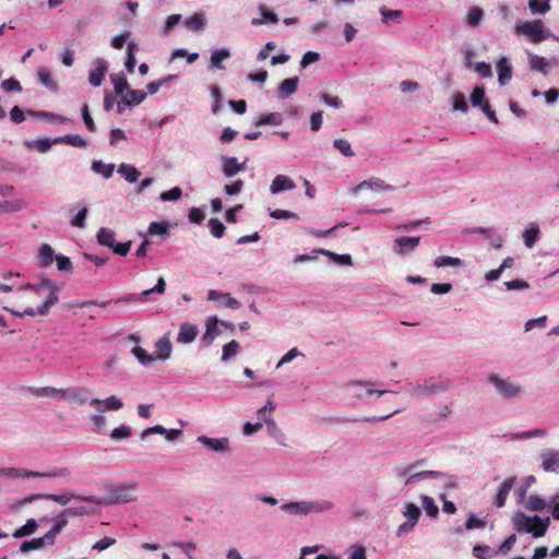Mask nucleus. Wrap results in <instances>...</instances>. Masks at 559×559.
I'll use <instances>...</instances> for the list:
<instances>
[{
    "label": "nucleus",
    "instance_id": "obj_1",
    "mask_svg": "<svg viewBox=\"0 0 559 559\" xmlns=\"http://www.w3.org/2000/svg\"><path fill=\"white\" fill-rule=\"evenodd\" d=\"M22 288L33 290L36 295H40L41 292L47 290L48 297L36 309L28 307V308L24 309L22 312H20V311H15L13 309H9L7 307L4 308V310L10 311L15 317H20V318L25 317V316L35 317L37 314L46 316L49 312L50 308L52 306H55L59 300V297H58L59 287L48 278L41 280V282L39 284H29L28 283L25 286H23Z\"/></svg>",
    "mask_w": 559,
    "mask_h": 559
},
{
    "label": "nucleus",
    "instance_id": "obj_2",
    "mask_svg": "<svg viewBox=\"0 0 559 559\" xmlns=\"http://www.w3.org/2000/svg\"><path fill=\"white\" fill-rule=\"evenodd\" d=\"M513 522L516 531L530 533L535 538L543 537L550 524L549 518L543 520L538 515L527 516L521 512L515 514Z\"/></svg>",
    "mask_w": 559,
    "mask_h": 559
},
{
    "label": "nucleus",
    "instance_id": "obj_3",
    "mask_svg": "<svg viewBox=\"0 0 559 559\" xmlns=\"http://www.w3.org/2000/svg\"><path fill=\"white\" fill-rule=\"evenodd\" d=\"M518 35H525L534 44H539L548 37L542 20H534L528 22L519 23L515 26Z\"/></svg>",
    "mask_w": 559,
    "mask_h": 559
},
{
    "label": "nucleus",
    "instance_id": "obj_4",
    "mask_svg": "<svg viewBox=\"0 0 559 559\" xmlns=\"http://www.w3.org/2000/svg\"><path fill=\"white\" fill-rule=\"evenodd\" d=\"M451 386V382L445 379H437L429 378L426 379L423 383H416L411 389V395L413 396H424L431 395L439 392L447 391Z\"/></svg>",
    "mask_w": 559,
    "mask_h": 559
},
{
    "label": "nucleus",
    "instance_id": "obj_5",
    "mask_svg": "<svg viewBox=\"0 0 559 559\" xmlns=\"http://www.w3.org/2000/svg\"><path fill=\"white\" fill-rule=\"evenodd\" d=\"M333 504L329 501L321 502H289L284 503L281 509L290 514L307 515L310 512H322L332 509Z\"/></svg>",
    "mask_w": 559,
    "mask_h": 559
},
{
    "label": "nucleus",
    "instance_id": "obj_6",
    "mask_svg": "<svg viewBox=\"0 0 559 559\" xmlns=\"http://www.w3.org/2000/svg\"><path fill=\"white\" fill-rule=\"evenodd\" d=\"M97 241L100 246L110 248L114 253L126 257L131 249V241L116 242L115 233L106 227H102L96 235Z\"/></svg>",
    "mask_w": 559,
    "mask_h": 559
},
{
    "label": "nucleus",
    "instance_id": "obj_7",
    "mask_svg": "<svg viewBox=\"0 0 559 559\" xmlns=\"http://www.w3.org/2000/svg\"><path fill=\"white\" fill-rule=\"evenodd\" d=\"M488 379L503 397H514L521 392L520 385L501 379L497 374H490Z\"/></svg>",
    "mask_w": 559,
    "mask_h": 559
},
{
    "label": "nucleus",
    "instance_id": "obj_8",
    "mask_svg": "<svg viewBox=\"0 0 559 559\" xmlns=\"http://www.w3.org/2000/svg\"><path fill=\"white\" fill-rule=\"evenodd\" d=\"M39 498L52 500L61 506L68 504L72 499L97 503V501L93 497H74V496L56 495V493L33 495V496L26 498L25 501L31 502V501H33L35 499H39Z\"/></svg>",
    "mask_w": 559,
    "mask_h": 559
},
{
    "label": "nucleus",
    "instance_id": "obj_9",
    "mask_svg": "<svg viewBox=\"0 0 559 559\" xmlns=\"http://www.w3.org/2000/svg\"><path fill=\"white\" fill-rule=\"evenodd\" d=\"M90 405L99 413L106 411H119L123 406L122 401L115 395H111L106 400L92 399Z\"/></svg>",
    "mask_w": 559,
    "mask_h": 559
},
{
    "label": "nucleus",
    "instance_id": "obj_10",
    "mask_svg": "<svg viewBox=\"0 0 559 559\" xmlns=\"http://www.w3.org/2000/svg\"><path fill=\"white\" fill-rule=\"evenodd\" d=\"M246 162H247V159L243 163H238L236 157L223 156L222 157L223 175L226 178H231L235 175H237L238 173L245 171L246 170Z\"/></svg>",
    "mask_w": 559,
    "mask_h": 559
},
{
    "label": "nucleus",
    "instance_id": "obj_11",
    "mask_svg": "<svg viewBox=\"0 0 559 559\" xmlns=\"http://www.w3.org/2000/svg\"><path fill=\"white\" fill-rule=\"evenodd\" d=\"M528 63L531 69L544 74H547L550 68L558 66V61L555 58L547 60L535 53H528Z\"/></svg>",
    "mask_w": 559,
    "mask_h": 559
},
{
    "label": "nucleus",
    "instance_id": "obj_12",
    "mask_svg": "<svg viewBox=\"0 0 559 559\" xmlns=\"http://www.w3.org/2000/svg\"><path fill=\"white\" fill-rule=\"evenodd\" d=\"M420 237H401L394 240L393 250L397 254H405L407 251H413L419 245Z\"/></svg>",
    "mask_w": 559,
    "mask_h": 559
},
{
    "label": "nucleus",
    "instance_id": "obj_13",
    "mask_svg": "<svg viewBox=\"0 0 559 559\" xmlns=\"http://www.w3.org/2000/svg\"><path fill=\"white\" fill-rule=\"evenodd\" d=\"M198 441L207 449L215 452L229 451V440L227 438H210L206 436H200Z\"/></svg>",
    "mask_w": 559,
    "mask_h": 559
},
{
    "label": "nucleus",
    "instance_id": "obj_14",
    "mask_svg": "<svg viewBox=\"0 0 559 559\" xmlns=\"http://www.w3.org/2000/svg\"><path fill=\"white\" fill-rule=\"evenodd\" d=\"M209 300L219 301L225 307L230 309L240 308V302L236 298H234L229 293H223L212 289L209 292Z\"/></svg>",
    "mask_w": 559,
    "mask_h": 559
},
{
    "label": "nucleus",
    "instance_id": "obj_15",
    "mask_svg": "<svg viewBox=\"0 0 559 559\" xmlns=\"http://www.w3.org/2000/svg\"><path fill=\"white\" fill-rule=\"evenodd\" d=\"M542 467L545 472L559 473V451H547L542 454Z\"/></svg>",
    "mask_w": 559,
    "mask_h": 559
},
{
    "label": "nucleus",
    "instance_id": "obj_16",
    "mask_svg": "<svg viewBox=\"0 0 559 559\" xmlns=\"http://www.w3.org/2000/svg\"><path fill=\"white\" fill-rule=\"evenodd\" d=\"M199 333L198 326L185 322L180 325L179 333L177 335V342L181 344H188L195 340L197 335Z\"/></svg>",
    "mask_w": 559,
    "mask_h": 559
},
{
    "label": "nucleus",
    "instance_id": "obj_17",
    "mask_svg": "<svg viewBox=\"0 0 559 559\" xmlns=\"http://www.w3.org/2000/svg\"><path fill=\"white\" fill-rule=\"evenodd\" d=\"M295 188V182L288 176L277 175L270 186V191L272 194H277L282 191L293 190Z\"/></svg>",
    "mask_w": 559,
    "mask_h": 559
},
{
    "label": "nucleus",
    "instance_id": "obj_18",
    "mask_svg": "<svg viewBox=\"0 0 559 559\" xmlns=\"http://www.w3.org/2000/svg\"><path fill=\"white\" fill-rule=\"evenodd\" d=\"M515 483V477H508L503 480L501 486L498 489L495 504L497 508H502L506 504L507 498L513 488Z\"/></svg>",
    "mask_w": 559,
    "mask_h": 559
},
{
    "label": "nucleus",
    "instance_id": "obj_19",
    "mask_svg": "<svg viewBox=\"0 0 559 559\" xmlns=\"http://www.w3.org/2000/svg\"><path fill=\"white\" fill-rule=\"evenodd\" d=\"M218 319L216 317H210L205 322V333L201 337V342L205 345H210L214 338L218 335L219 330L217 328Z\"/></svg>",
    "mask_w": 559,
    "mask_h": 559
},
{
    "label": "nucleus",
    "instance_id": "obj_20",
    "mask_svg": "<svg viewBox=\"0 0 559 559\" xmlns=\"http://www.w3.org/2000/svg\"><path fill=\"white\" fill-rule=\"evenodd\" d=\"M67 524H68V518H67V515H64L63 512H61L57 516L53 526L50 528L49 532H47L45 534L48 545H53L56 536L67 526Z\"/></svg>",
    "mask_w": 559,
    "mask_h": 559
},
{
    "label": "nucleus",
    "instance_id": "obj_21",
    "mask_svg": "<svg viewBox=\"0 0 559 559\" xmlns=\"http://www.w3.org/2000/svg\"><path fill=\"white\" fill-rule=\"evenodd\" d=\"M107 72V63L105 60H98L96 68L90 73L88 82L93 86H100Z\"/></svg>",
    "mask_w": 559,
    "mask_h": 559
},
{
    "label": "nucleus",
    "instance_id": "obj_22",
    "mask_svg": "<svg viewBox=\"0 0 559 559\" xmlns=\"http://www.w3.org/2000/svg\"><path fill=\"white\" fill-rule=\"evenodd\" d=\"M299 79L297 76L288 78L282 81L278 87V96L282 98H287L293 95L298 87Z\"/></svg>",
    "mask_w": 559,
    "mask_h": 559
},
{
    "label": "nucleus",
    "instance_id": "obj_23",
    "mask_svg": "<svg viewBox=\"0 0 559 559\" xmlns=\"http://www.w3.org/2000/svg\"><path fill=\"white\" fill-rule=\"evenodd\" d=\"M53 143L67 144L74 147H85L87 145L86 141L79 134H67L64 136L56 138Z\"/></svg>",
    "mask_w": 559,
    "mask_h": 559
},
{
    "label": "nucleus",
    "instance_id": "obj_24",
    "mask_svg": "<svg viewBox=\"0 0 559 559\" xmlns=\"http://www.w3.org/2000/svg\"><path fill=\"white\" fill-rule=\"evenodd\" d=\"M145 97L146 94L141 90H128L122 97V103L127 106H134L141 104Z\"/></svg>",
    "mask_w": 559,
    "mask_h": 559
},
{
    "label": "nucleus",
    "instance_id": "obj_25",
    "mask_svg": "<svg viewBox=\"0 0 559 559\" xmlns=\"http://www.w3.org/2000/svg\"><path fill=\"white\" fill-rule=\"evenodd\" d=\"M498 80L501 85H504L512 76V70L506 58H501L497 63Z\"/></svg>",
    "mask_w": 559,
    "mask_h": 559
},
{
    "label": "nucleus",
    "instance_id": "obj_26",
    "mask_svg": "<svg viewBox=\"0 0 559 559\" xmlns=\"http://www.w3.org/2000/svg\"><path fill=\"white\" fill-rule=\"evenodd\" d=\"M118 173L121 174L128 182H136L140 178V171L132 165L121 164L118 168Z\"/></svg>",
    "mask_w": 559,
    "mask_h": 559
},
{
    "label": "nucleus",
    "instance_id": "obj_27",
    "mask_svg": "<svg viewBox=\"0 0 559 559\" xmlns=\"http://www.w3.org/2000/svg\"><path fill=\"white\" fill-rule=\"evenodd\" d=\"M539 236V227L537 224L533 223L528 228H526L523 233L524 243L527 248H532L537 241Z\"/></svg>",
    "mask_w": 559,
    "mask_h": 559
},
{
    "label": "nucleus",
    "instance_id": "obj_28",
    "mask_svg": "<svg viewBox=\"0 0 559 559\" xmlns=\"http://www.w3.org/2000/svg\"><path fill=\"white\" fill-rule=\"evenodd\" d=\"M66 399L83 405L87 402V390L84 388L68 389Z\"/></svg>",
    "mask_w": 559,
    "mask_h": 559
},
{
    "label": "nucleus",
    "instance_id": "obj_29",
    "mask_svg": "<svg viewBox=\"0 0 559 559\" xmlns=\"http://www.w3.org/2000/svg\"><path fill=\"white\" fill-rule=\"evenodd\" d=\"M37 527H38L37 522L34 519H29V520L26 521V523L23 526L19 527L13 533V537L14 538H22V537L32 535L33 533L36 532Z\"/></svg>",
    "mask_w": 559,
    "mask_h": 559
},
{
    "label": "nucleus",
    "instance_id": "obj_30",
    "mask_svg": "<svg viewBox=\"0 0 559 559\" xmlns=\"http://www.w3.org/2000/svg\"><path fill=\"white\" fill-rule=\"evenodd\" d=\"M156 353L158 359H167L171 354V344L167 337H162L156 342Z\"/></svg>",
    "mask_w": 559,
    "mask_h": 559
},
{
    "label": "nucleus",
    "instance_id": "obj_31",
    "mask_svg": "<svg viewBox=\"0 0 559 559\" xmlns=\"http://www.w3.org/2000/svg\"><path fill=\"white\" fill-rule=\"evenodd\" d=\"M357 188L358 189L370 188V189H377V190H383V191L393 190V187L391 185L385 183L382 179H379V178L365 180L361 183H359Z\"/></svg>",
    "mask_w": 559,
    "mask_h": 559
},
{
    "label": "nucleus",
    "instance_id": "obj_32",
    "mask_svg": "<svg viewBox=\"0 0 559 559\" xmlns=\"http://www.w3.org/2000/svg\"><path fill=\"white\" fill-rule=\"evenodd\" d=\"M45 545H48V542L46 540V535L39 538H33L31 540H25L20 545V550L22 552H27L33 549H40Z\"/></svg>",
    "mask_w": 559,
    "mask_h": 559
},
{
    "label": "nucleus",
    "instance_id": "obj_33",
    "mask_svg": "<svg viewBox=\"0 0 559 559\" xmlns=\"http://www.w3.org/2000/svg\"><path fill=\"white\" fill-rule=\"evenodd\" d=\"M185 25L190 31L198 32V31H201V29L204 28V26H205V19L203 16V14L195 13L192 16H190L189 19L186 20Z\"/></svg>",
    "mask_w": 559,
    "mask_h": 559
},
{
    "label": "nucleus",
    "instance_id": "obj_34",
    "mask_svg": "<svg viewBox=\"0 0 559 559\" xmlns=\"http://www.w3.org/2000/svg\"><path fill=\"white\" fill-rule=\"evenodd\" d=\"M37 76L39 82L49 90L56 91L58 88V85L55 82L51 73L46 68L38 69Z\"/></svg>",
    "mask_w": 559,
    "mask_h": 559
},
{
    "label": "nucleus",
    "instance_id": "obj_35",
    "mask_svg": "<svg viewBox=\"0 0 559 559\" xmlns=\"http://www.w3.org/2000/svg\"><path fill=\"white\" fill-rule=\"evenodd\" d=\"M53 249L49 245H41L39 249V261L41 266H49L53 262Z\"/></svg>",
    "mask_w": 559,
    "mask_h": 559
},
{
    "label": "nucleus",
    "instance_id": "obj_36",
    "mask_svg": "<svg viewBox=\"0 0 559 559\" xmlns=\"http://www.w3.org/2000/svg\"><path fill=\"white\" fill-rule=\"evenodd\" d=\"M433 264L437 267H445V266L460 267V266H462L463 262L459 258L441 255L435 260Z\"/></svg>",
    "mask_w": 559,
    "mask_h": 559
},
{
    "label": "nucleus",
    "instance_id": "obj_37",
    "mask_svg": "<svg viewBox=\"0 0 559 559\" xmlns=\"http://www.w3.org/2000/svg\"><path fill=\"white\" fill-rule=\"evenodd\" d=\"M92 169L95 173L103 174L105 178H109L112 176L115 166L112 164H104L102 160H94Z\"/></svg>",
    "mask_w": 559,
    "mask_h": 559
},
{
    "label": "nucleus",
    "instance_id": "obj_38",
    "mask_svg": "<svg viewBox=\"0 0 559 559\" xmlns=\"http://www.w3.org/2000/svg\"><path fill=\"white\" fill-rule=\"evenodd\" d=\"M282 121H283V118L280 114L272 112V114L262 115L255 124L258 127L264 126V124L278 126L282 123Z\"/></svg>",
    "mask_w": 559,
    "mask_h": 559
},
{
    "label": "nucleus",
    "instance_id": "obj_39",
    "mask_svg": "<svg viewBox=\"0 0 559 559\" xmlns=\"http://www.w3.org/2000/svg\"><path fill=\"white\" fill-rule=\"evenodd\" d=\"M37 393L45 396L66 399L68 395V389H56L51 386H45L37 390Z\"/></svg>",
    "mask_w": 559,
    "mask_h": 559
},
{
    "label": "nucleus",
    "instance_id": "obj_40",
    "mask_svg": "<svg viewBox=\"0 0 559 559\" xmlns=\"http://www.w3.org/2000/svg\"><path fill=\"white\" fill-rule=\"evenodd\" d=\"M240 345L237 341L233 340L229 343L223 346L222 359L228 360L229 358L236 356L239 352Z\"/></svg>",
    "mask_w": 559,
    "mask_h": 559
},
{
    "label": "nucleus",
    "instance_id": "obj_41",
    "mask_svg": "<svg viewBox=\"0 0 559 559\" xmlns=\"http://www.w3.org/2000/svg\"><path fill=\"white\" fill-rule=\"evenodd\" d=\"M318 252L330 257L332 260L338 262L340 264H343V265H352L353 264L352 257L349 254H337V253L331 252L325 249H320V250H318Z\"/></svg>",
    "mask_w": 559,
    "mask_h": 559
},
{
    "label": "nucleus",
    "instance_id": "obj_42",
    "mask_svg": "<svg viewBox=\"0 0 559 559\" xmlns=\"http://www.w3.org/2000/svg\"><path fill=\"white\" fill-rule=\"evenodd\" d=\"M421 503L423 508L425 509L426 513L431 516L436 518L439 513V508L435 503V500L431 497L423 496L421 497Z\"/></svg>",
    "mask_w": 559,
    "mask_h": 559
},
{
    "label": "nucleus",
    "instance_id": "obj_43",
    "mask_svg": "<svg viewBox=\"0 0 559 559\" xmlns=\"http://www.w3.org/2000/svg\"><path fill=\"white\" fill-rule=\"evenodd\" d=\"M485 102H488L486 98H485V88L484 86H476L472 94H471V103L473 106H479L480 108H483V105Z\"/></svg>",
    "mask_w": 559,
    "mask_h": 559
},
{
    "label": "nucleus",
    "instance_id": "obj_44",
    "mask_svg": "<svg viewBox=\"0 0 559 559\" xmlns=\"http://www.w3.org/2000/svg\"><path fill=\"white\" fill-rule=\"evenodd\" d=\"M135 63V44L129 43L127 46L126 69L132 73L134 71Z\"/></svg>",
    "mask_w": 559,
    "mask_h": 559
},
{
    "label": "nucleus",
    "instance_id": "obj_45",
    "mask_svg": "<svg viewBox=\"0 0 559 559\" xmlns=\"http://www.w3.org/2000/svg\"><path fill=\"white\" fill-rule=\"evenodd\" d=\"M230 57V52L227 49L215 50L211 56V64L215 68L223 69L221 62Z\"/></svg>",
    "mask_w": 559,
    "mask_h": 559
},
{
    "label": "nucleus",
    "instance_id": "obj_46",
    "mask_svg": "<svg viewBox=\"0 0 559 559\" xmlns=\"http://www.w3.org/2000/svg\"><path fill=\"white\" fill-rule=\"evenodd\" d=\"M132 354L138 358V360L142 365H148L155 360V358L150 355L144 348L141 346H135L132 348Z\"/></svg>",
    "mask_w": 559,
    "mask_h": 559
},
{
    "label": "nucleus",
    "instance_id": "obj_47",
    "mask_svg": "<svg viewBox=\"0 0 559 559\" xmlns=\"http://www.w3.org/2000/svg\"><path fill=\"white\" fill-rule=\"evenodd\" d=\"M211 234L216 238H222L225 233V226L218 218H211L207 223Z\"/></svg>",
    "mask_w": 559,
    "mask_h": 559
},
{
    "label": "nucleus",
    "instance_id": "obj_48",
    "mask_svg": "<svg viewBox=\"0 0 559 559\" xmlns=\"http://www.w3.org/2000/svg\"><path fill=\"white\" fill-rule=\"evenodd\" d=\"M421 511L420 509L414 504V503H406L405 504V511L404 515L408 519V521L417 523L418 519L420 518Z\"/></svg>",
    "mask_w": 559,
    "mask_h": 559
},
{
    "label": "nucleus",
    "instance_id": "obj_49",
    "mask_svg": "<svg viewBox=\"0 0 559 559\" xmlns=\"http://www.w3.org/2000/svg\"><path fill=\"white\" fill-rule=\"evenodd\" d=\"M333 145L336 150H338L346 157H352L355 155L349 142L345 139L335 140Z\"/></svg>",
    "mask_w": 559,
    "mask_h": 559
},
{
    "label": "nucleus",
    "instance_id": "obj_50",
    "mask_svg": "<svg viewBox=\"0 0 559 559\" xmlns=\"http://www.w3.org/2000/svg\"><path fill=\"white\" fill-rule=\"evenodd\" d=\"M19 276H20L19 273L7 272L3 275V280L7 281V283H4V284L0 283V293H10V292H12V289L15 287V283L11 282V280L13 277H19Z\"/></svg>",
    "mask_w": 559,
    "mask_h": 559
},
{
    "label": "nucleus",
    "instance_id": "obj_51",
    "mask_svg": "<svg viewBox=\"0 0 559 559\" xmlns=\"http://www.w3.org/2000/svg\"><path fill=\"white\" fill-rule=\"evenodd\" d=\"M483 19V10L477 8V7H473L472 9H469L468 11V14H467V23L471 25V26H477L479 24V22L481 21Z\"/></svg>",
    "mask_w": 559,
    "mask_h": 559
},
{
    "label": "nucleus",
    "instance_id": "obj_52",
    "mask_svg": "<svg viewBox=\"0 0 559 559\" xmlns=\"http://www.w3.org/2000/svg\"><path fill=\"white\" fill-rule=\"evenodd\" d=\"M82 118H83V121H84V124L86 127V129L90 131V132H95L96 131V124L90 114V109H88V105L87 104H84L83 107H82Z\"/></svg>",
    "mask_w": 559,
    "mask_h": 559
},
{
    "label": "nucleus",
    "instance_id": "obj_53",
    "mask_svg": "<svg viewBox=\"0 0 559 559\" xmlns=\"http://www.w3.org/2000/svg\"><path fill=\"white\" fill-rule=\"evenodd\" d=\"M168 231V224L165 222H152L148 226L150 235H166Z\"/></svg>",
    "mask_w": 559,
    "mask_h": 559
},
{
    "label": "nucleus",
    "instance_id": "obj_54",
    "mask_svg": "<svg viewBox=\"0 0 559 559\" xmlns=\"http://www.w3.org/2000/svg\"><path fill=\"white\" fill-rule=\"evenodd\" d=\"M111 82L117 94L123 93L129 86L124 75H115L111 78Z\"/></svg>",
    "mask_w": 559,
    "mask_h": 559
},
{
    "label": "nucleus",
    "instance_id": "obj_55",
    "mask_svg": "<svg viewBox=\"0 0 559 559\" xmlns=\"http://www.w3.org/2000/svg\"><path fill=\"white\" fill-rule=\"evenodd\" d=\"M182 191L179 187H174L173 189L162 192L160 200L164 202L167 201H177L181 198Z\"/></svg>",
    "mask_w": 559,
    "mask_h": 559
},
{
    "label": "nucleus",
    "instance_id": "obj_56",
    "mask_svg": "<svg viewBox=\"0 0 559 559\" xmlns=\"http://www.w3.org/2000/svg\"><path fill=\"white\" fill-rule=\"evenodd\" d=\"M130 436H131V429L129 426H126V425H121L118 428H115L110 433V437L114 440L127 439Z\"/></svg>",
    "mask_w": 559,
    "mask_h": 559
},
{
    "label": "nucleus",
    "instance_id": "obj_57",
    "mask_svg": "<svg viewBox=\"0 0 559 559\" xmlns=\"http://www.w3.org/2000/svg\"><path fill=\"white\" fill-rule=\"evenodd\" d=\"M270 216L275 219H299L296 213L288 210H273L270 212Z\"/></svg>",
    "mask_w": 559,
    "mask_h": 559
},
{
    "label": "nucleus",
    "instance_id": "obj_58",
    "mask_svg": "<svg viewBox=\"0 0 559 559\" xmlns=\"http://www.w3.org/2000/svg\"><path fill=\"white\" fill-rule=\"evenodd\" d=\"M473 555L477 559H490L492 557V551L489 546L476 545L473 548Z\"/></svg>",
    "mask_w": 559,
    "mask_h": 559
},
{
    "label": "nucleus",
    "instance_id": "obj_59",
    "mask_svg": "<svg viewBox=\"0 0 559 559\" xmlns=\"http://www.w3.org/2000/svg\"><path fill=\"white\" fill-rule=\"evenodd\" d=\"M527 508L532 511H543L546 508V502L538 496H530Z\"/></svg>",
    "mask_w": 559,
    "mask_h": 559
},
{
    "label": "nucleus",
    "instance_id": "obj_60",
    "mask_svg": "<svg viewBox=\"0 0 559 559\" xmlns=\"http://www.w3.org/2000/svg\"><path fill=\"white\" fill-rule=\"evenodd\" d=\"M243 181L241 179H237L235 180L234 182L231 183H228V185H225L224 186V191L228 194V195H236L238 193H240L243 189Z\"/></svg>",
    "mask_w": 559,
    "mask_h": 559
},
{
    "label": "nucleus",
    "instance_id": "obj_61",
    "mask_svg": "<svg viewBox=\"0 0 559 559\" xmlns=\"http://www.w3.org/2000/svg\"><path fill=\"white\" fill-rule=\"evenodd\" d=\"M530 9L533 13L544 14L549 11V0H545L543 4H538V0H530Z\"/></svg>",
    "mask_w": 559,
    "mask_h": 559
},
{
    "label": "nucleus",
    "instance_id": "obj_62",
    "mask_svg": "<svg viewBox=\"0 0 559 559\" xmlns=\"http://www.w3.org/2000/svg\"><path fill=\"white\" fill-rule=\"evenodd\" d=\"M132 490L131 489H120L114 496V501L118 503L132 501Z\"/></svg>",
    "mask_w": 559,
    "mask_h": 559
},
{
    "label": "nucleus",
    "instance_id": "obj_63",
    "mask_svg": "<svg viewBox=\"0 0 559 559\" xmlns=\"http://www.w3.org/2000/svg\"><path fill=\"white\" fill-rule=\"evenodd\" d=\"M130 36L131 33L129 31H124L120 35L112 38L111 46L115 49H122Z\"/></svg>",
    "mask_w": 559,
    "mask_h": 559
},
{
    "label": "nucleus",
    "instance_id": "obj_64",
    "mask_svg": "<svg viewBox=\"0 0 559 559\" xmlns=\"http://www.w3.org/2000/svg\"><path fill=\"white\" fill-rule=\"evenodd\" d=\"M1 87L5 92H20V91H22V86H21L20 82L17 80H15L14 78L4 80L1 83Z\"/></svg>",
    "mask_w": 559,
    "mask_h": 559
}]
</instances>
